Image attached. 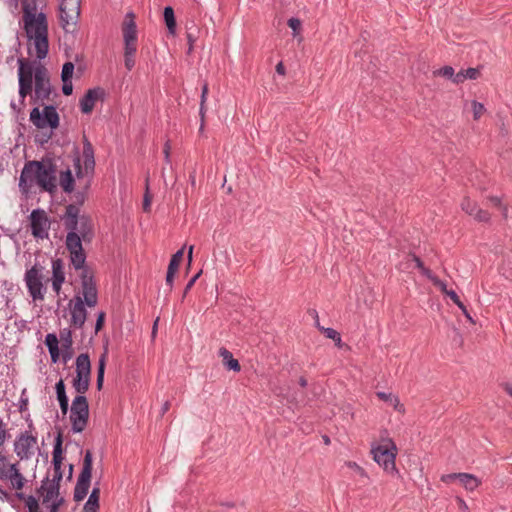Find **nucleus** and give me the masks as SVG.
Here are the masks:
<instances>
[{
    "mask_svg": "<svg viewBox=\"0 0 512 512\" xmlns=\"http://www.w3.org/2000/svg\"><path fill=\"white\" fill-rule=\"evenodd\" d=\"M77 211L74 207L68 209L66 217V227L69 233L66 236V249L70 254V262L75 270H80L82 294L74 296L69 302L71 325L75 328H82L87 319L88 307H95L98 302L97 286L94 278V271L87 265L86 254L82 246V242L90 243L92 241V232L90 221L82 218L80 221L76 217Z\"/></svg>",
    "mask_w": 512,
    "mask_h": 512,
    "instance_id": "1",
    "label": "nucleus"
},
{
    "mask_svg": "<svg viewBox=\"0 0 512 512\" xmlns=\"http://www.w3.org/2000/svg\"><path fill=\"white\" fill-rule=\"evenodd\" d=\"M24 29L29 41H32L36 56L44 59L49 51L48 23L46 15L42 12L36 14L35 0H22Z\"/></svg>",
    "mask_w": 512,
    "mask_h": 512,
    "instance_id": "2",
    "label": "nucleus"
},
{
    "mask_svg": "<svg viewBox=\"0 0 512 512\" xmlns=\"http://www.w3.org/2000/svg\"><path fill=\"white\" fill-rule=\"evenodd\" d=\"M35 182L42 190L54 193L56 191V167L52 162L28 161L25 163L19 187L27 191Z\"/></svg>",
    "mask_w": 512,
    "mask_h": 512,
    "instance_id": "3",
    "label": "nucleus"
},
{
    "mask_svg": "<svg viewBox=\"0 0 512 512\" xmlns=\"http://www.w3.org/2000/svg\"><path fill=\"white\" fill-rule=\"evenodd\" d=\"M45 269V266L41 265L39 262H35V264L25 272L24 281L29 295L34 301L44 299L46 291V287L43 283L45 280Z\"/></svg>",
    "mask_w": 512,
    "mask_h": 512,
    "instance_id": "4",
    "label": "nucleus"
},
{
    "mask_svg": "<svg viewBox=\"0 0 512 512\" xmlns=\"http://www.w3.org/2000/svg\"><path fill=\"white\" fill-rule=\"evenodd\" d=\"M70 421L72 430L81 433L87 426L89 419V404L85 395H77L72 401Z\"/></svg>",
    "mask_w": 512,
    "mask_h": 512,
    "instance_id": "5",
    "label": "nucleus"
},
{
    "mask_svg": "<svg viewBox=\"0 0 512 512\" xmlns=\"http://www.w3.org/2000/svg\"><path fill=\"white\" fill-rule=\"evenodd\" d=\"M81 0H62L60 4V24L66 33H74L80 16Z\"/></svg>",
    "mask_w": 512,
    "mask_h": 512,
    "instance_id": "6",
    "label": "nucleus"
},
{
    "mask_svg": "<svg viewBox=\"0 0 512 512\" xmlns=\"http://www.w3.org/2000/svg\"><path fill=\"white\" fill-rule=\"evenodd\" d=\"M93 456L90 450H86L83 458L81 472L74 489V500L82 501L88 494L92 476Z\"/></svg>",
    "mask_w": 512,
    "mask_h": 512,
    "instance_id": "7",
    "label": "nucleus"
},
{
    "mask_svg": "<svg viewBox=\"0 0 512 512\" xmlns=\"http://www.w3.org/2000/svg\"><path fill=\"white\" fill-rule=\"evenodd\" d=\"M30 121L38 129L46 127L56 129L59 126V115L53 105L45 106L42 112L35 107L30 112Z\"/></svg>",
    "mask_w": 512,
    "mask_h": 512,
    "instance_id": "8",
    "label": "nucleus"
},
{
    "mask_svg": "<svg viewBox=\"0 0 512 512\" xmlns=\"http://www.w3.org/2000/svg\"><path fill=\"white\" fill-rule=\"evenodd\" d=\"M371 453L373 454V459L382 466L385 471L393 472L396 470V445L391 439H389L385 445H378L372 448Z\"/></svg>",
    "mask_w": 512,
    "mask_h": 512,
    "instance_id": "9",
    "label": "nucleus"
},
{
    "mask_svg": "<svg viewBox=\"0 0 512 512\" xmlns=\"http://www.w3.org/2000/svg\"><path fill=\"white\" fill-rule=\"evenodd\" d=\"M52 88L48 71L42 64H37L35 69V88L34 102H40L42 105L45 101L50 100Z\"/></svg>",
    "mask_w": 512,
    "mask_h": 512,
    "instance_id": "10",
    "label": "nucleus"
},
{
    "mask_svg": "<svg viewBox=\"0 0 512 512\" xmlns=\"http://www.w3.org/2000/svg\"><path fill=\"white\" fill-rule=\"evenodd\" d=\"M19 95L24 99L33 90V76L35 77V63L26 59H18Z\"/></svg>",
    "mask_w": 512,
    "mask_h": 512,
    "instance_id": "11",
    "label": "nucleus"
},
{
    "mask_svg": "<svg viewBox=\"0 0 512 512\" xmlns=\"http://www.w3.org/2000/svg\"><path fill=\"white\" fill-rule=\"evenodd\" d=\"M54 467V476L53 479L50 480L47 476L44 480H42L41 486L37 489V493L43 497V504H47L54 497L59 496L60 490V482L63 478V472L61 466H53Z\"/></svg>",
    "mask_w": 512,
    "mask_h": 512,
    "instance_id": "12",
    "label": "nucleus"
},
{
    "mask_svg": "<svg viewBox=\"0 0 512 512\" xmlns=\"http://www.w3.org/2000/svg\"><path fill=\"white\" fill-rule=\"evenodd\" d=\"M37 438L27 431L21 433L14 442V451L21 460H28L33 455Z\"/></svg>",
    "mask_w": 512,
    "mask_h": 512,
    "instance_id": "13",
    "label": "nucleus"
},
{
    "mask_svg": "<svg viewBox=\"0 0 512 512\" xmlns=\"http://www.w3.org/2000/svg\"><path fill=\"white\" fill-rule=\"evenodd\" d=\"M32 235L36 238L44 239L48 237L50 221L43 209H35L30 214Z\"/></svg>",
    "mask_w": 512,
    "mask_h": 512,
    "instance_id": "14",
    "label": "nucleus"
},
{
    "mask_svg": "<svg viewBox=\"0 0 512 512\" xmlns=\"http://www.w3.org/2000/svg\"><path fill=\"white\" fill-rule=\"evenodd\" d=\"M105 95L104 89L100 87L87 90L85 95L80 99V109L84 114H90L96 102L102 99Z\"/></svg>",
    "mask_w": 512,
    "mask_h": 512,
    "instance_id": "15",
    "label": "nucleus"
},
{
    "mask_svg": "<svg viewBox=\"0 0 512 512\" xmlns=\"http://www.w3.org/2000/svg\"><path fill=\"white\" fill-rule=\"evenodd\" d=\"M84 198H85V197H84V194H83V193H80V192H79V193H77V194L75 195V199H76L75 203H71V204H69V205H67V206H66V210H65L64 215L62 216V220H63V223H64L65 230H67V234H68V233H69V229L66 227V222H65V221H66V217H67V214H68V209L70 208V206H71V207H74V208L76 209V211H77V215H76V217H77V219H78L79 221H80L82 218H87V219L90 221V225H91V232H92V237H93V236H94V225H93V221H92V219H91L89 216H87V215H84V214H83V215H80V205H82V204H83V202H84Z\"/></svg>",
    "mask_w": 512,
    "mask_h": 512,
    "instance_id": "16",
    "label": "nucleus"
},
{
    "mask_svg": "<svg viewBox=\"0 0 512 512\" xmlns=\"http://www.w3.org/2000/svg\"><path fill=\"white\" fill-rule=\"evenodd\" d=\"M135 15L129 12L125 16L122 26L124 41L137 40V26L135 23Z\"/></svg>",
    "mask_w": 512,
    "mask_h": 512,
    "instance_id": "17",
    "label": "nucleus"
},
{
    "mask_svg": "<svg viewBox=\"0 0 512 512\" xmlns=\"http://www.w3.org/2000/svg\"><path fill=\"white\" fill-rule=\"evenodd\" d=\"M76 376L91 379V361L87 353H82L76 358Z\"/></svg>",
    "mask_w": 512,
    "mask_h": 512,
    "instance_id": "18",
    "label": "nucleus"
},
{
    "mask_svg": "<svg viewBox=\"0 0 512 512\" xmlns=\"http://www.w3.org/2000/svg\"><path fill=\"white\" fill-rule=\"evenodd\" d=\"M218 354L222 358L223 365L228 370H232L234 372H239L241 370L238 360L233 357V354L228 349L221 347Z\"/></svg>",
    "mask_w": 512,
    "mask_h": 512,
    "instance_id": "19",
    "label": "nucleus"
},
{
    "mask_svg": "<svg viewBox=\"0 0 512 512\" xmlns=\"http://www.w3.org/2000/svg\"><path fill=\"white\" fill-rule=\"evenodd\" d=\"M7 479L11 481L13 488L16 490H21L24 486L25 478L20 473L17 464L9 465V473L7 475Z\"/></svg>",
    "mask_w": 512,
    "mask_h": 512,
    "instance_id": "20",
    "label": "nucleus"
},
{
    "mask_svg": "<svg viewBox=\"0 0 512 512\" xmlns=\"http://www.w3.org/2000/svg\"><path fill=\"white\" fill-rule=\"evenodd\" d=\"M480 76V70L479 68H468V69H462L453 78V83L460 84L463 83L465 80H476Z\"/></svg>",
    "mask_w": 512,
    "mask_h": 512,
    "instance_id": "21",
    "label": "nucleus"
},
{
    "mask_svg": "<svg viewBox=\"0 0 512 512\" xmlns=\"http://www.w3.org/2000/svg\"><path fill=\"white\" fill-rule=\"evenodd\" d=\"M458 480L468 491H474L481 484V481L475 475L469 473H460Z\"/></svg>",
    "mask_w": 512,
    "mask_h": 512,
    "instance_id": "22",
    "label": "nucleus"
},
{
    "mask_svg": "<svg viewBox=\"0 0 512 512\" xmlns=\"http://www.w3.org/2000/svg\"><path fill=\"white\" fill-rule=\"evenodd\" d=\"M100 488L94 487L87 502L84 505V512H98Z\"/></svg>",
    "mask_w": 512,
    "mask_h": 512,
    "instance_id": "23",
    "label": "nucleus"
},
{
    "mask_svg": "<svg viewBox=\"0 0 512 512\" xmlns=\"http://www.w3.org/2000/svg\"><path fill=\"white\" fill-rule=\"evenodd\" d=\"M62 443H63V439H62V434L61 432H59L55 438V443H54V449H53V459H52V463H53V466H62V462H63V450H62Z\"/></svg>",
    "mask_w": 512,
    "mask_h": 512,
    "instance_id": "24",
    "label": "nucleus"
},
{
    "mask_svg": "<svg viewBox=\"0 0 512 512\" xmlns=\"http://www.w3.org/2000/svg\"><path fill=\"white\" fill-rule=\"evenodd\" d=\"M163 17H164V21L167 26L169 34L175 35L177 25H176L174 9L171 6L165 7L164 11H163Z\"/></svg>",
    "mask_w": 512,
    "mask_h": 512,
    "instance_id": "25",
    "label": "nucleus"
},
{
    "mask_svg": "<svg viewBox=\"0 0 512 512\" xmlns=\"http://www.w3.org/2000/svg\"><path fill=\"white\" fill-rule=\"evenodd\" d=\"M83 157H84L85 167L87 169L93 168L95 165L94 151H93L92 144L89 142V140L86 137H84V141H83Z\"/></svg>",
    "mask_w": 512,
    "mask_h": 512,
    "instance_id": "26",
    "label": "nucleus"
},
{
    "mask_svg": "<svg viewBox=\"0 0 512 512\" xmlns=\"http://www.w3.org/2000/svg\"><path fill=\"white\" fill-rule=\"evenodd\" d=\"M60 186L62 189L70 193L74 189V178L72 176V172L70 169H67L66 171L61 172L60 174Z\"/></svg>",
    "mask_w": 512,
    "mask_h": 512,
    "instance_id": "27",
    "label": "nucleus"
},
{
    "mask_svg": "<svg viewBox=\"0 0 512 512\" xmlns=\"http://www.w3.org/2000/svg\"><path fill=\"white\" fill-rule=\"evenodd\" d=\"M52 280L65 281L64 261L61 258L52 260Z\"/></svg>",
    "mask_w": 512,
    "mask_h": 512,
    "instance_id": "28",
    "label": "nucleus"
},
{
    "mask_svg": "<svg viewBox=\"0 0 512 512\" xmlns=\"http://www.w3.org/2000/svg\"><path fill=\"white\" fill-rule=\"evenodd\" d=\"M90 381L91 379L89 378L75 376L72 380V386L78 395H84L89 389Z\"/></svg>",
    "mask_w": 512,
    "mask_h": 512,
    "instance_id": "29",
    "label": "nucleus"
},
{
    "mask_svg": "<svg viewBox=\"0 0 512 512\" xmlns=\"http://www.w3.org/2000/svg\"><path fill=\"white\" fill-rule=\"evenodd\" d=\"M107 354L103 353L98 361V369H97V389L101 390L104 383V374H105V366H106Z\"/></svg>",
    "mask_w": 512,
    "mask_h": 512,
    "instance_id": "30",
    "label": "nucleus"
},
{
    "mask_svg": "<svg viewBox=\"0 0 512 512\" xmlns=\"http://www.w3.org/2000/svg\"><path fill=\"white\" fill-rule=\"evenodd\" d=\"M461 209L469 216L473 217L479 209L478 204L469 197H464L461 202Z\"/></svg>",
    "mask_w": 512,
    "mask_h": 512,
    "instance_id": "31",
    "label": "nucleus"
},
{
    "mask_svg": "<svg viewBox=\"0 0 512 512\" xmlns=\"http://www.w3.org/2000/svg\"><path fill=\"white\" fill-rule=\"evenodd\" d=\"M184 255V247L172 255L167 270L177 272Z\"/></svg>",
    "mask_w": 512,
    "mask_h": 512,
    "instance_id": "32",
    "label": "nucleus"
},
{
    "mask_svg": "<svg viewBox=\"0 0 512 512\" xmlns=\"http://www.w3.org/2000/svg\"><path fill=\"white\" fill-rule=\"evenodd\" d=\"M425 276L432 281V283L438 287L444 294L447 295L450 290L447 289V285L445 282L440 280L437 276H435L432 271H425Z\"/></svg>",
    "mask_w": 512,
    "mask_h": 512,
    "instance_id": "33",
    "label": "nucleus"
},
{
    "mask_svg": "<svg viewBox=\"0 0 512 512\" xmlns=\"http://www.w3.org/2000/svg\"><path fill=\"white\" fill-rule=\"evenodd\" d=\"M487 199L494 207L498 208L501 211L505 219L508 217V207L502 203L501 198H499L498 196H489Z\"/></svg>",
    "mask_w": 512,
    "mask_h": 512,
    "instance_id": "34",
    "label": "nucleus"
},
{
    "mask_svg": "<svg viewBox=\"0 0 512 512\" xmlns=\"http://www.w3.org/2000/svg\"><path fill=\"white\" fill-rule=\"evenodd\" d=\"M60 341H61V347H67L73 345V339H72V332L70 329H62L60 331Z\"/></svg>",
    "mask_w": 512,
    "mask_h": 512,
    "instance_id": "35",
    "label": "nucleus"
},
{
    "mask_svg": "<svg viewBox=\"0 0 512 512\" xmlns=\"http://www.w3.org/2000/svg\"><path fill=\"white\" fill-rule=\"evenodd\" d=\"M55 390H56V395H57V400L58 402H65V401H69L67 395H66V390H65V384H64V381L62 379H60L56 385H55Z\"/></svg>",
    "mask_w": 512,
    "mask_h": 512,
    "instance_id": "36",
    "label": "nucleus"
},
{
    "mask_svg": "<svg viewBox=\"0 0 512 512\" xmlns=\"http://www.w3.org/2000/svg\"><path fill=\"white\" fill-rule=\"evenodd\" d=\"M315 319H316V327L329 339H332L334 337L338 338V332L333 328H325L320 326L319 324V318L318 313L314 311Z\"/></svg>",
    "mask_w": 512,
    "mask_h": 512,
    "instance_id": "37",
    "label": "nucleus"
},
{
    "mask_svg": "<svg viewBox=\"0 0 512 512\" xmlns=\"http://www.w3.org/2000/svg\"><path fill=\"white\" fill-rule=\"evenodd\" d=\"M471 105L474 120H479L480 117L486 112L485 106L476 100H473Z\"/></svg>",
    "mask_w": 512,
    "mask_h": 512,
    "instance_id": "38",
    "label": "nucleus"
},
{
    "mask_svg": "<svg viewBox=\"0 0 512 512\" xmlns=\"http://www.w3.org/2000/svg\"><path fill=\"white\" fill-rule=\"evenodd\" d=\"M45 345L48 348V351L59 348V341L55 334L49 333L45 337Z\"/></svg>",
    "mask_w": 512,
    "mask_h": 512,
    "instance_id": "39",
    "label": "nucleus"
},
{
    "mask_svg": "<svg viewBox=\"0 0 512 512\" xmlns=\"http://www.w3.org/2000/svg\"><path fill=\"white\" fill-rule=\"evenodd\" d=\"M73 72H74V64L72 62L64 63V65L62 67V72H61V79H66V80L72 79Z\"/></svg>",
    "mask_w": 512,
    "mask_h": 512,
    "instance_id": "40",
    "label": "nucleus"
},
{
    "mask_svg": "<svg viewBox=\"0 0 512 512\" xmlns=\"http://www.w3.org/2000/svg\"><path fill=\"white\" fill-rule=\"evenodd\" d=\"M25 505L28 508L29 512H41L38 500L32 495L28 496Z\"/></svg>",
    "mask_w": 512,
    "mask_h": 512,
    "instance_id": "41",
    "label": "nucleus"
},
{
    "mask_svg": "<svg viewBox=\"0 0 512 512\" xmlns=\"http://www.w3.org/2000/svg\"><path fill=\"white\" fill-rule=\"evenodd\" d=\"M473 218L478 222L487 223L491 219V215L487 210L479 208Z\"/></svg>",
    "mask_w": 512,
    "mask_h": 512,
    "instance_id": "42",
    "label": "nucleus"
},
{
    "mask_svg": "<svg viewBox=\"0 0 512 512\" xmlns=\"http://www.w3.org/2000/svg\"><path fill=\"white\" fill-rule=\"evenodd\" d=\"M435 74L451 79L452 81L454 76L456 75L453 67L451 66H444L441 69L437 70Z\"/></svg>",
    "mask_w": 512,
    "mask_h": 512,
    "instance_id": "43",
    "label": "nucleus"
},
{
    "mask_svg": "<svg viewBox=\"0 0 512 512\" xmlns=\"http://www.w3.org/2000/svg\"><path fill=\"white\" fill-rule=\"evenodd\" d=\"M124 54L135 55L137 51V40L124 41Z\"/></svg>",
    "mask_w": 512,
    "mask_h": 512,
    "instance_id": "44",
    "label": "nucleus"
},
{
    "mask_svg": "<svg viewBox=\"0 0 512 512\" xmlns=\"http://www.w3.org/2000/svg\"><path fill=\"white\" fill-rule=\"evenodd\" d=\"M6 457L0 454V479L7 480V475L9 473V466L6 467Z\"/></svg>",
    "mask_w": 512,
    "mask_h": 512,
    "instance_id": "45",
    "label": "nucleus"
},
{
    "mask_svg": "<svg viewBox=\"0 0 512 512\" xmlns=\"http://www.w3.org/2000/svg\"><path fill=\"white\" fill-rule=\"evenodd\" d=\"M201 274V271L198 272L196 275H194L189 281L188 283L186 284L185 288H184V291H183V295H182V300L186 297V295L188 294V292L191 290V288L193 287V285L195 284L196 280L198 279V277L200 276Z\"/></svg>",
    "mask_w": 512,
    "mask_h": 512,
    "instance_id": "46",
    "label": "nucleus"
},
{
    "mask_svg": "<svg viewBox=\"0 0 512 512\" xmlns=\"http://www.w3.org/2000/svg\"><path fill=\"white\" fill-rule=\"evenodd\" d=\"M63 86H62V92L64 95L69 96L73 92V85L71 79L66 80L62 79Z\"/></svg>",
    "mask_w": 512,
    "mask_h": 512,
    "instance_id": "47",
    "label": "nucleus"
},
{
    "mask_svg": "<svg viewBox=\"0 0 512 512\" xmlns=\"http://www.w3.org/2000/svg\"><path fill=\"white\" fill-rule=\"evenodd\" d=\"M73 356V348L72 346L62 347V360L64 364H66Z\"/></svg>",
    "mask_w": 512,
    "mask_h": 512,
    "instance_id": "48",
    "label": "nucleus"
},
{
    "mask_svg": "<svg viewBox=\"0 0 512 512\" xmlns=\"http://www.w3.org/2000/svg\"><path fill=\"white\" fill-rule=\"evenodd\" d=\"M104 321H105V313L99 312L97 315V320H96V324H95V333H98L103 328Z\"/></svg>",
    "mask_w": 512,
    "mask_h": 512,
    "instance_id": "49",
    "label": "nucleus"
},
{
    "mask_svg": "<svg viewBox=\"0 0 512 512\" xmlns=\"http://www.w3.org/2000/svg\"><path fill=\"white\" fill-rule=\"evenodd\" d=\"M411 258H412V260L415 262L416 267H417L418 269H420L421 273H422L424 276H425V271H431L430 269H428V268H426V267L424 266V264H423L422 260H421L418 256H416V255H414V254H413V255H411Z\"/></svg>",
    "mask_w": 512,
    "mask_h": 512,
    "instance_id": "50",
    "label": "nucleus"
},
{
    "mask_svg": "<svg viewBox=\"0 0 512 512\" xmlns=\"http://www.w3.org/2000/svg\"><path fill=\"white\" fill-rule=\"evenodd\" d=\"M287 24L294 31V34H296L301 27V21L298 18H290Z\"/></svg>",
    "mask_w": 512,
    "mask_h": 512,
    "instance_id": "51",
    "label": "nucleus"
},
{
    "mask_svg": "<svg viewBox=\"0 0 512 512\" xmlns=\"http://www.w3.org/2000/svg\"><path fill=\"white\" fill-rule=\"evenodd\" d=\"M175 274V272L167 270L165 282L166 285L168 286V293L172 291Z\"/></svg>",
    "mask_w": 512,
    "mask_h": 512,
    "instance_id": "52",
    "label": "nucleus"
},
{
    "mask_svg": "<svg viewBox=\"0 0 512 512\" xmlns=\"http://www.w3.org/2000/svg\"><path fill=\"white\" fill-rule=\"evenodd\" d=\"M124 64L127 70H132V68L135 66L134 55L124 54Z\"/></svg>",
    "mask_w": 512,
    "mask_h": 512,
    "instance_id": "53",
    "label": "nucleus"
},
{
    "mask_svg": "<svg viewBox=\"0 0 512 512\" xmlns=\"http://www.w3.org/2000/svg\"><path fill=\"white\" fill-rule=\"evenodd\" d=\"M205 112H206V106H205V104L200 103V109H199V115H200V119H201L200 131H202V130L204 129V124H205Z\"/></svg>",
    "mask_w": 512,
    "mask_h": 512,
    "instance_id": "54",
    "label": "nucleus"
},
{
    "mask_svg": "<svg viewBox=\"0 0 512 512\" xmlns=\"http://www.w3.org/2000/svg\"><path fill=\"white\" fill-rule=\"evenodd\" d=\"M348 466L350 468H353L361 477H366L367 476L365 470L362 467H360L359 465H357V463H355V462H348Z\"/></svg>",
    "mask_w": 512,
    "mask_h": 512,
    "instance_id": "55",
    "label": "nucleus"
},
{
    "mask_svg": "<svg viewBox=\"0 0 512 512\" xmlns=\"http://www.w3.org/2000/svg\"><path fill=\"white\" fill-rule=\"evenodd\" d=\"M390 404L394 407L395 410L399 412H404V406L400 403L399 398L394 396Z\"/></svg>",
    "mask_w": 512,
    "mask_h": 512,
    "instance_id": "56",
    "label": "nucleus"
},
{
    "mask_svg": "<svg viewBox=\"0 0 512 512\" xmlns=\"http://www.w3.org/2000/svg\"><path fill=\"white\" fill-rule=\"evenodd\" d=\"M377 397L382 400V401H385V402H391L394 395L391 394V393H386V392H377L376 393Z\"/></svg>",
    "mask_w": 512,
    "mask_h": 512,
    "instance_id": "57",
    "label": "nucleus"
},
{
    "mask_svg": "<svg viewBox=\"0 0 512 512\" xmlns=\"http://www.w3.org/2000/svg\"><path fill=\"white\" fill-rule=\"evenodd\" d=\"M447 296L450 297V299L457 305V306H461V304L463 303L459 296L457 295V293L453 290H450L449 293H447Z\"/></svg>",
    "mask_w": 512,
    "mask_h": 512,
    "instance_id": "58",
    "label": "nucleus"
},
{
    "mask_svg": "<svg viewBox=\"0 0 512 512\" xmlns=\"http://www.w3.org/2000/svg\"><path fill=\"white\" fill-rule=\"evenodd\" d=\"M187 40H188V44H189L188 54H190L193 50V45H194V42L196 41V37L192 32H187Z\"/></svg>",
    "mask_w": 512,
    "mask_h": 512,
    "instance_id": "59",
    "label": "nucleus"
},
{
    "mask_svg": "<svg viewBox=\"0 0 512 512\" xmlns=\"http://www.w3.org/2000/svg\"><path fill=\"white\" fill-rule=\"evenodd\" d=\"M150 205H151V198H150V196L148 194V190H147L144 195V199H143V210L145 212H148L150 210Z\"/></svg>",
    "mask_w": 512,
    "mask_h": 512,
    "instance_id": "60",
    "label": "nucleus"
},
{
    "mask_svg": "<svg viewBox=\"0 0 512 512\" xmlns=\"http://www.w3.org/2000/svg\"><path fill=\"white\" fill-rule=\"evenodd\" d=\"M65 281H61V280H52V289L53 291L56 293V294H59L60 291H61V287H62V284L64 283Z\"/></svg>",
    "mask_w": 512,
    "mask_h": 512,
    "instance_id": "61",
    "label": "nucleus"
},
{
    "mask_svg": "<svg viewBox=\"0 0 512 512\" xmlns=\"http://www.w3.org/2000/svg\"><path fill=\"white\" fill-rule=\"evenodd\" d=\"M458 475H460V473H451V474L443 475L441 477V481L448 483L452 480L458 479Z\"/></svg>",
    "mask_w": 512,
    "mask_h": 512,
    "instance_id": "62",
    "label": "nucleus"
},
{
    "mask_svg": "<svg viewBox=\"0 0 512 512\" xmlns=\"http://www.w3.org/2000/svg\"><path fill=\"white\" fill-rule=\"evenodd\" d=\"M52 363H57L60 357L59 348L49 351Z\"/></svg>",
    "mask_w": 512,
    "mask_h": 512,
    "instance_id": "63",
    "label": "nucleus"
},
{
    "mask_svg": "<svg viewBox=\"0 0 512 512\" xmlns=\"http://www.w3.org/2000/svg\"><path fill=\"white\" fill-rule=\"evenodd\" d=\"M456 500H457V502L459 504V508L462 510V512H470L466 502L462 498L457 497Z\"/></svg>",
    "mask_w": 512,
    "mask_h": 512,
    "instance_id": "64",
    "label": "nucleus"
}]
</instances>
